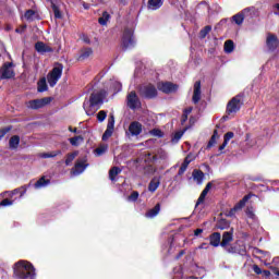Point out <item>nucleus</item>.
<instances>
[{
	"mask_svg": "<svg viewBox=\"0 0 279 279\" xmlns=\"http://www.w3.org/2000/svg\"><path fill=\"white\" fill-rule=\"evenodd\" d=\"M106 95H108V92H106L105 89L95 90L90 94L89 98H86L84 100L83 108L87 117H93L96 110L101 108L104 99H106Z\"/></svg>",
	"mask_w": 279,
	"mask_h": 279,
	"instance_id": "f257e3e1",
	"label": "nucleus"
},
{
	"mask_svg": "<svg viewBox=\"0 0 279 279\" xmlns=\"http://www.w3.org/2000/svg\"><path fill=\"white\" fill-rule=\"evenodd\" d=\"M14 279H36V267L32 262L20 259L13 265Z\"/></svg>",
	"mask_w": 279,
	"mask_h": 279,
	"instance_id": "f03ea898",
	"label": "nucleus"
},
{
	"mask_svg": "<svg viewBox=\"0 0 279 279\" xmlns=\"http://www.w3.org/2000/svg\"><path fill=\"white\" fill-rule=\"evenodd\" d=\"M62 71H64V65H62V63H57L52 71L48 73L47 80L51 88H53L62 77Z\"/></svg>",
	"mask_w": 279,
	"mask_h": 279,
	"instance_id": "7ed1b4c3",
	"label": "nucleus"
},
{
	"mask_svg": "<svg viewBox=\"0 0 279 279\" xmlns=\"http://www.w3.org/2000/svg\"><path fill=\"white\" fill-rule=\"evenodd\" d=\"M136 46V39L134 38V29L125 28L122 34V47L124 50L134 49Z\"/></svg>",
	"mask_w": 279,
	"mask_h": 279,
	"instance_id": "20e7f679",
	"label": "nucleus"
},
{
	"mask_svg": "<svg viewBox=\"0 0 279 279\" xmlns=\"http://www.w3.org/2000/svg\"><path fill=\"white\" fill-rule=\"evenodd\" d=\"M140 95L144 97V99H154L158 96V89H156V86L151 84L142 85L140 88Z\"/></svg>",
	"mask_w": 279,
	"mask_h": 279,
	"instance_id": "39448f33",
	"label": "nucleus"
},
{
	"mask_svg": "<svg viewBox=\"0 0 279 279\" xmlns=\"http://www.w3.org/2000/svg\"><path fill=\"white\" fill-rule=\"evenodd\" d=\"M241 106H243V98H241V96L233 97L227 105V113L234 114L239 112Z\"/></svg>",
	"mask_w": 279,
	"mask_h": 279,
	"instance_id": "423d86ee",
	"label": "nucleus"
},
{
	"mask_svg": "<svg viewBox=\"0 0 279 279\" xmlns=\"http://www.w3.org/2000/svg\"><path fill=\"white\" fill-rule=\"evenodd\" d=\"M51 104V98L50 97H45L41 99H34L29 100L26 106L31 110H40V108H45V106H49Z\"/></svg>",
	"mask_w": 279,
	"mask_h": 279,
	"instance_id": "0eeeda50",
	"label": "nucleus"
},
{
	"mask_svg": "<svg viewBox=\"0 0 279 279\" xmlns=\"http://www.w3.org/2000/svg\"><path fill=\"white\" fill-rule=\"evenodd\" d=\"M126 106L131 110H136V109L141 108V99H138V96L136 95V92H131L126 96Z\"/></svg>",
	"mask_w": 279,
	"mask_h": 279,
	"instance_id": "6e6552de",
	"label": "nucleus"
},
{
	"mask_svg": "<svg viewBox=\"0 0 279 279\" xmlns=\"http://www.w3.org/2000/svg\"><path fill=\"white\" fill-rule=\"evenodd\" d=\"M12 62H7L2 65L0 70L1 80H12V77H14V70L12 69Z\"/></svg>",
	"mask_w": 279,
	"mask_h": 279,
	"instance_id": "1a4fd4ad",
	"label": "nucleus"
},
{
	"mask_svg": "<svg viewBox=\"0 0 279 279\" xmlns=\"http://www.w3.org/2000/svg\"><path fill=\"white\" fill-rule=\"evenodd\" d=\"M250 197H251L250 195H245L239 203L234 205L233 208L229 210V213L227 214V217H234L236 213H239V210H243V208L245 207V204L250 202Z\"/></svg>",
	"mask_w": 279,
	"mask_h": 279,
	"instance_id": "9d476101",
	"label": "nucleus"
},
{
	"mask_svg": "<svg viewBox=\"0 0 279 279\" xmlns=\"http://www.w3.org/2000/svg\"><path fill=\"white\" fill-rule=\"evenodd\" d=\"M250 197H251L250 195H245L239 203L234 205L233 208L229 210V213L227 214V217H234L236 213H239V210H243V208L245 207V204L250 202Z\"/></svg>",
	"mask_w": 279,
	"mask_h": 279,
	"instance_id": "9b49d317",
	"label": "nucleus"
},
{
	"mask_svg": "<svg viewBox=\"0 0 279 279\" xmlns=\"http://www.w3.org/2000/svg\"><path fill=\"white\" fill-rule=\"evenodd\" d=\"M143 132V124L138 121H133L129 125L130 136H141Z\"/></svg>",
	"mask_w": 279,
	"mask_h": 279,
	"instance_id": "f8f14e48",
	"label": "nucleus"
},
{
	"mask_svg": "<svg viewBox=\"0 0 279 279\" xmlns=\"http://www.w3.org/2000/svg\"><path fill=\"white\" fill-rule=\"evenodd\" d=\"M279 40L274 34H268L266 37V47L269 51H276L278 49Z\"/></svg>",
	"mask_w": 279,
	"mask_h": 279,
	"instance_id": "ddd939ff",
	"label": "nucleus"
},
{
	"mask_svg": "<svg viewBox=\"0 0 279 279\" xmlns=\"http://www.w3.org/2000/svg\"><path fill=\"white\" fill-rule=\"evenodd\" d=\"M88 167V163H85L84 160H78L75 162L74 168L71 170L72 175H82L84 171H86V168Z\"/></svg>",
	"mask_w": 279,
	"mask_h": 279,
	"instance_id": "4468645a",
	"label": "nucleus"
},
{
	"mask_svg": "<svg viewBox=\"0 0 279 279\" xmlns=\"http://www.w3.org/2000/svg\"><path fill=\"white\" fill-rule=\"evenodd\" d=\"M232 241H234V230H230V231H225L222 233V240L220 243V247H226L227 245H230V243H232Z\"/></svg>",
	"mask_w": 279,
	"mask_h": 279,
	"instance_id": "2eb2a0df",
	"label": "nucleus"
},
{
	"mask_svg": "<svg viewBox=\"0 0 279 279\" xmlns=\"http://www.w3.org/2000/svg\"><path fill=\"white\" fill-rule=\"evenodd\" d=\"M201 99H202V83L199 81H197L194 84L192 101H193V104H199Z\"/></svg>",
	"mask_w": 279,
	"mask_h": 279,
	"instance_id": "dca6fc26",
	"label": "nucleus"
},
{
	"mask_svg": "<svg viewBox=\"0 0 279 279\" xmlns=\"http://www.w3.org/2000/svg\"><path fill=\"white\" fill-rule=\"evenodd\" d=\"M159 90H161V93H166V94L175 93L178 90V84H173V83H169V82L161 83L159 85Z\"/></svg>",
	"mask_w": 279,
	"mask_h": 279,
	"instance_id": "f3484780",
	"label": "nucleus"
},
{
	"mask_svg": "<svg viewBox=\"0 0 279 279\" xmlns=\"http://www.w3.org/2000/svg\"><path fill=\"white\" fill-rule=\"evenodd\" d=\"M165 4V0H148L147 10L150 12H156V10H160Z\"/></svg>",
	"mask_w": 279,
	"mask_h": 279,
	"instance_id": "a211bd4d",
	"label": "nucleus"
},
{
	"mask_svg": "<svg viewBox=\"0 0 279 279\" xmlns=\"http://www.w3.org/2000/svg\"><path fill=\"white\" fill-rule=\"evenodd\" d=\"M35 49L38 53H52L53 48L49 47L43 41H37L35 44Z\"/></svg>",
	"mask_w": 279,
	"mask_h": 279,
	"instance_id": "6ab92c4d",
	"label": "nucleus"
},
{
	"mask_svg": "<svg viewBox=\"0 0 279 279\" xmlns=\"http://www.w3.org/2000/svg\"><path fill=\"white\" fill-rule=\"evenodd\" d=\"M209 245H211V247H219V245H221V233L214 232L213 234H210Z\"/></svg>",
	"mask_w": 279,
	"mask_h": 279,
	"instance_id": "aec40b11",
	"label": "nucleus"
},
{
	"mask_svg": "<svg viewBox=\"0 0 279 279\" xmlns=\"http://www.w3.org/2000/svg\"><path fill=\"white\" fill-rule=\"evenodd\" d=\"M241 12H242V16H244V19H254V16H256V8H254V7H248L244 10H242Z\"/></svg>",
	"mask_w": 279,
	"mask_h": 279,
	"instance_id": "412c9836",
	"label": "nucleus"
},
{
	"mask_svg": "<svg viewBox=\"0 0 279 279\" xmlns=\"http://www.w3.org/2000/svg\"><path fill=\"white\" fill-rule=\"evenodd\" d=\"M159 213H160V204H157L154 208L149 209L145 214V217L146 219H154V217H158Z\"/></svg>",
	"mask_w": 279,
	"mask_h": 279,
	"instance_id": "4be33fe9",
	"label": "nucleus"
},
{
	"mask_svg": "<svg viewBox=\"0 0 279 279\" xmlns=\"http://www.w3.org/2000/svg\"><path fill=\"white\" fill-rule=\"evenodd\" d=\"M192 177H193L194 182H196L197 184H203L204 172L202 170H194L192 172Z\"/></svg>",
	"mask_w": 279,
	"mask_h": 279,
	"instance_id": "5701e85b",
	"label": "nucleus"
},
{
	"mask_svg": "<svg viewBox=\"0 0 279 279\" xmlns=\"http://www.w3.org/2000/svg\"><path fill=\"white\" fill-rule=\"evenodd\" d=\"M51 184V181L49 179H45V177H41L35 184V189H45L46 186H49Z\"/></svg>",
	"mask_w": 279,
	"mask_h": 279,
	"instance_id": "b1692460",
	"label": "nucleus"
},
{
	"mask_svg": "<svg viewBox=\"0 0 279 279\" xmlns=\"http://www.w3.org/2000/svg\"><path fill=\"white\" fill-rule=\"evenodd\" d=\"M158 186H160V179L154 178L148 184V191L150 193H156V191H158Z\"/></svg>",
	"mask_w": 279,
	"mask_h": 279,
	"instance_id": "393cba45",
	"label": "nucleus"
},
{
	"mask_svg": "<svg viewBox=\"0 0 279 279\" xmlns=\"http://www.w3.org/2000/svg\"><path fill=\"white\" fill-rule=\"evenodd\" d=\"M121 168L119 167H113L109 170V180H111V182H117V175H119V173H121Z\"/></svg>",
	"mask_w": 279,
	"mask_h": 279,
	"instance_id": "a878e982",
	"label": "nucleus"
},
{
	"mask_svg": "<svg viewBox=\"0 0 279 279\" xmlns=\"http://www.w3.org/2000/svg\"><path fill=\"white\" fill-rule=\"evenodd\" d=\"M50 5L53 11L54 19H62V13L60 12V8L58 7L56 0H50Z\"/></svg>",
	"mask_w": 279,
	"mask_h": 279,
	"instance_id": "bb28decb",
	"label": "nucleus"
},
{
	"mask_svg": "<svg viewBox=\"0 0 279 279\" xmlns=\"http://www.w3.org/2000/svg\"><path fill=\"white\" fill-rule=\"evenodd\" d=\"M109 90H111V93H113L114 95H117V93H121V90H122L121 83L118 81H111V86H110Z\"/></svg>",
	"mask_w": 279,
	"mask_h": 279,
	"instance_id": "cd10ccee",
	"label": "nucleus"
},
{
	"mask_svg": "<svg viewBox=\"0 0 279 279\" xmlns=\"http://www.w3.org/2000/svg\"><path fill=\"white\" fill-rule=\"evenodd\" d=\"M197 10L198 12H201V14H206V12H210V5L208 4V2L202 1L201 3H198Z\"/></svg>",
	"mask_w": 279,
	"mask_h": 279,
	"instance_id": "c85d7f7f",
	"label": "nucleus"
},
{
	"mask_svg": "<svg viewBox=\"0 0 279 279\" xmlns=\"http://www.w3.org/2000/svg\"><path fill=\"white\" fill-rule=\"evenodd\" d=\"M19 143H21V137H19V135H14L9 141V147L11 149H16L19 147Z\"/></svg>",
	"mask_w": 279,
	"mask_h": 279,
	"instance_id": "c756f323",
	"label": "nucleus"
},
{
	"mask_svg": "<svg viewBox=\"0 0 279 279\" xmlns=\"http://www.w3.org/2000/svg\"><path fill=\"white\" fill-rule=\"evenodd\" d=\"M109 21H110V13H108V11H104L102 15L98 19L99 25H108Z\"/></svg>",
	"mask_w": 279,
	"mask_h": 279,
	"instance_id": "7c9ffc66",
	"label": "nucleus"
},
{
	"mask_svg": "<svg viewBox=\"0 0 279 279\" xmlns=\"http://www.w3.org/2000/svg\"><path fill=\"white\" fill-rule=\"evenodd\" d=\"M210 32H213V26L210 25L205 26L203 29H201L198 34V38H201V40H204V38H206V36L210 34Z\"/></svg>",
	"mask_w": 279,
	"mask_h": 279,
	"instance_id": "2f4dec72",
	"label": "nucleus"
},
{
	"mask_svg": "<svg viewBox=\"0 0 279 279\" xmlns=\"http://www.w3.org/2000/svg\"><path fill=\"white\" fill-rule=\"evenodd\" d=\"M222 248L227 254H238L239 252V247L234 244H227L226 246H222Z\"/></svg>",
	"mask_w": 279,
	"mask_h": 279,
	"instance_id": "473e14b6",
	"label": "nucleus"
},
{
	"mask_svg": "<svg viewBox=\"0 0 279 279\" xmlns=\"http://www.w3.org/2000/svg\"><path fill=\"white\" fill-rule=\"evenodd\" d=\"M48 86H47V78L43 77L39 82H38V93H45L48 90Z\"/></svg>",
	"mask_w": 279,
	"mask_h": 279,
	"instance_id": "72a5a7b5",
	"label": "nucleus"
},
{
	"mask_svg": "<svg viewBox=\"0 0 279 279\" xmlns=\"http://www.w3.org/2000/svg\"><path fill=\"white\" fill-rule=\"evenodd\" d=\"M217 138H219V133L217 132V130H215L211 138L207 144V149H210V147H214L217 144Z\"/></svg>",
	"mask_w": 279,
	"mask_h": 279,
	"instance_id": "f704fd0d",
	"label": "nucleus"
},
{
	"mask_svg": "<svg viewBox=\"0 0 279 279\" xmlns=\"http://www.w3.org/2000/svg\"><path fill=\"white\" fill-rule=\"evenodd\" d=\"M75 158H77V151L68 154L66 159H65V167H71V165H73V160H75Z\"/></svg>",
	"mask_w": 279,
	"mask_h": 279,
	"instance_id": "c9c22d12",
	"label": "nucleus"
},
{
	"mask_svg": "<svg viewBox=\"0 0 279 279\" xmlns=\"http://www.w3.org/2000/svg\"><path fill=\"white\" fill-rule=\"evenodd\" d=\"M93 56V49L92 48H85L82 50L80 60H86Z\"/></svg>",
	"mask_w": 279,
	"mask_h": 279,
	"instance_id": "e433bc0d",
	"label": "nucleus"
},
{
	"mask_svg": "<svg viewBox=\"0 0 279 279\" xmlns=\"http://www.w3.org/2000/svg\"><path fill=\"white\" fill-rule=\"evenodd\" d=\"M232 21L235 23V25H243V21H245V17L243 16V13L240 12L232 16Z\"/></svg>",
	"mask_w": 279,
	"mask_h": 279,
	"instance_id": "4c0bfd02",
	"label": "nucleus"
},
{
	"mask_svg": "<svg viewBox=\"0 0 279 279\" xmlns=\"http://www.w3.org/2000/svg\"><path fill=\"white\" fill-rule=\"evenodd\" d=\"M234 51V41L227 40L225 43V53H232Z\"/></svg>",
	"mask_w": 279,
	"mask_h": 279,
	"instance_id": "58836bf2",
	"label": "nucleus"
},
{
	"mask_svg": "<svg viewBox=\"0 0 279 279\" xmlns=\"http://www.w3.org/2000/svg\"><path fill=\"white\" fill-rule=\"evenodd\" d=\"M174 274L177 275L175 278H182V279H197V277H184L182 272V267L174 268Z\"/></svg>",
	"mask_w": 279,
	"mask_h": 279,
	"instance_id": "ea45409f",
	"label": "nucleus"
},
{
	"mask_svg": "<svg viewBox=\"0 0 279 279\" xmlns=\"http://www.w3.org/2000/svg\"><path fill=\"white\" fill-rule=\"evenodd\" d=\"M216 228L218 230H227V228H230V222L228 220H220L217 222Z\"/></svg>",
	"mask_w": 279,
	"mask_h": 279,
	"instance_id": "a19ab883",
	"label": "nucleus"
},
{
	"mask_svg": "<svg viewBox=\"0 0 279 279\" xmlns=\"http://www.w3.org/2000/svg\"><path fill=\"white\" fill-rule=\"evenodd\" d=\"M179 235H174L172 238H169L168 243L170 245L168 250V254H172L173 246L178 243Z\"/></svg>",
	"mask_w": 279,
	"mask_h": 279,
	"instance_id": "79ce46f5",
	"label": "nucleus"
},
{
	"mask_svg": "<svg viewBox=\"0 0 279 279\" xmlns=\"http://www.w3.org/2000/svg\"><path fill=\"white\" fill-rule=\"evenodd\" d=\"M108 151V145H101L95 149V156H104Z\"/></svg>",
	"mask_w": 279,
	"mask_h": 279,
	"instance_id": "37998d69",
	"label": "nucleus"
},
{
	"mask_svg": "<svg viewBox=\"0 0 279 279\" xmlns=\"http://www.w3.org/2000/svg\"><path fill=\"white\" fill-rule=\"evenodd\" d=\"M62 154L61 150L52 151V153H43L40 158H56V156H60Z\"/></svg>",
	"mask_w": 279,
	"mask_h": 279,
	"instance_id": "c03bdc74",
	"label": "nucleus"
},
{
	"mask_svg": "<svg viewBox=\"0 0 279 279\" xmlns=\"http://www.w3.org/2000/svg\"><path fill=\"white\" fill-rule=\"evenodd\" d=\"M182 136H184V131H179L175 132L172 137H171V142L172 143H180V138H182Z\"/></svg>",
	"mask_w": 279,
	"mask_h": 279,
	"instance_id": "a18cd8bd",
	"label": "nucleus"
},
{
	"mask_svg": "<svg viewBox=\"0 0 279 279\" xmlns=\"http://www.w3.org/2000/svg\"><path fill=\"white\" fill-rule=\"evenodd\" d=\"M34 16H36V12L34 10H27L25 13H24V19L26 21H34Z\"/></svg>",
	"mask_w": 279,
	"mask_h": 279,
	"instance_id": "49530a36",
	"label": "nucleus"
},
{
	"mask_svg": "<svg viewBox=\"0 0 279 279\" xmlns=\"http://www.w3.org/2000/svg\"><path fill=\"white\" fill-rule=\"evenodd\" d=\"M107 130L114 131V114L113 113H110V116L108 118Z\"/></svg>",
	"mask_w": 279,
	"mask_h": 279,
	"instance_id": "de8ad7c7",
	"label": "nucleus"
},
{
	"mask_svg": "<svg viewBox=\"0 0 279 279\" xmlns=\"http://www.w3.org/2000/svg\"><path fill=\"white\" fill-rule=\"evenodd\" d=\"M106 117H108V112H106V110H100L97 113V120L99 121V123H104L106 121Z\"/></svg>",
	"mask_w": 279,
	"mask_h": 279,
	"instance_id": "09e8293b",
	"label": "nucleus"
},
{
	"mask_svg": "<svg viewBox=\"0 0 279 279\" xmlns=\"http://www.w3.org/2000/svg\"><path fill=\"white\" fill-rule=\"evenodd\" d=\"M193 160H195V155L193 154H189L184 161L182 162V165H184L185 167H189V165H191V162H193Z\"/></svg>",
	"mask_w": 279,
	"mask_h": 279,
	"instance_id": "8fccbe9b",
	"label": "nucleus"
},
{
	"mask_svg": "<svg viewBox=\"0 0 279 279\" xmlns=\"http://www.w3.org/2000/svg\"><path fill=\"white\" fill-rule=\"evenodd\" d=\"M69 141L73 147H77L80 145V141H83V138H82V136H74V137L70 138Z\"/></svg>",
	"mask_w": 279,
	"mask_h": 279,
	"instance_id": "3c124183",
	"label": "nucleus"
},
{
	"mask_svg": "<svg viewBox=\"0 0 279 279\" xmlns=\"http://www.w3.org/2000/svg\"><path fill=\"white\" fill-rule=\"evenodd\" d=\"M246 217H248V219H256V214H254V207L248 206L246 208Z\"/></svg>",
	"mask_w": 279,
	"mask_h": 279,
	"instance_id": "603ef678",
	"label": "nucleus"
},
{
	"mask_svg": "<svg viewBox=\"0 0 279 279\" xmlns=\"http://www.w3.org/2000/svg\"><path fill=\"white\" fill-rule=\"evenodd\" d=\"M150 135L156 136L157 138H162V136H165V133H162L160 129H153L150 131Z\"/></svg>",
	"mask_w": 279,
	"mask_h": 279,
	"instance_id": "864d4df0",
	"label": "nucleus"
},
{
	"mask_svg": "<svg viewBox=\"0 0 279 279\" xmlns=\"http://www.w3.org/2000/svg\"><path fill=\"white\" fill-rule=\"evenodd\" d=\"M258 254H263V256H269V252L263 251L258 247L253 248V256H258Z\"/></svg>",
	"mask_w": 279,
	"mask_h": 279,
	"instance_id": "5fc2aeb1",
	"label": "nucleus"
},
{
	"mask_svg": "<svg viewBox=\"0 0 279 279\" xmlns=\"http://www.w3.org/2000/svg\"><path fill=\"white\" fill-rule=\"evenodd\" d=\"M112 134H114V131L106 129L105 133L102 134V141H108Z\"/></svg>",
	"mask_w": 279,
	"mask_h": 279,
	"instance_id": "6e6d98bb",
	"label": "nucleus"
},
{
	"mask_svg": "<svg viewBox=\"0 0 279 279\" xmlns=\"http://www.w3.org/2000/svg\"><path fill=\"white\" fill-rule=\"evenodd\" d=\"M232 138H234V133L233 132H227L225 134V142L230 143V141H232Z\"/></svg>",
	"mask_w": 279,
	"mask_h": 279,
	"instance_id": "4d7b16f0",
	"label": "nucleus"
},
{
	"mask_svg": "<svg viewBox=\"0 0 279 279\" xmlns=\"http://www.w3.org/2000/svg\"><path fill=\"white\" fill-rule=\"evenodd\" d=\"M13 204H14V201H10L8 198H4V199L1 201L0 206L5 207V206H12Z\"/></svg>",
	"mask_w": 279,
	"mask_h": 279,
	"instance_id": "13d9d810",
	"label": "nucleus"
},
{
	"mask_svg": "<svg viewBox=\"0 0 279 279\" xmlns=\"http://www.w3.org/2000/svg\"><path fill=\"white\" fill-rule=\"evenodd\" d=\"M10 130H12L10 126L0 130V141L5 136V134H8V132H10Z\"/></svg>",
	"mask_w": 279,
	"mask_h": 279,
	"instance_id": "bf43d9fd",
	"label": "nucleus"
},
{
	"mask_svg": "<svg viewBox=\"0 0 279 279\" xmlns=\"http://www.w3.org/2000/svg\"><path fill=\"white\" fill-rule=\"evenodd\" d=\"M138 199V192L134 191L132 194L129 196V202H136Z\"/></svg>",
	"mask_w": 279,
	"mask_h": 279,
	"instance_id": "052dcab7",
	"label": "nucleus"
},
{
	"mask_svg": "<svg viewBox=\"0 0 279 279\" xmlns=\"http://www.w3.org/2000/svg\"><path fill=\"white\" fill-rule=\"evenodd\" d=\"M186 169H189V166H185L184 163H182L178 171V175H184V173L186 172Z\"/></svg>",
	"mask_w": 279,
	"mask_h": 279,
	"instance_id": "680f3d73",
	"label": "nucleus"
},
{
	"mask_svg": "<svg viewBox=\"0 0 279 279\" xmlns=\"http://www.w3.org/2000/svg\"><path fill=\"white\" fill-rule=\"evenodd\" d=\"M272 12L276 16H279V2L272 5Z\"/></svg>",
	"mask_w": 279,
	"mask_h": 279,
	"instance_id": "e2e57ef3",
	"label": "nucleus"
},
{
	"mask_svg": "<svg viewBox=\"0 0 279 279\" xmlns=\"http://www.w3.org/2000/svg\"><path fill=\"white\" fill-rule=\"evenodd\" d=\"M177 5L184 10L186 8V0H177Z\"/></svg>",
	"mask_w": 279,
	"mask_h": 279,
	"instance_id": "0e129e2a",
	"label": "nucleus"
},
{
	"mask_svg": "<svg viewBox=\"0 0 279 279\" xmlns=\"http://www.w3.org/2000/svg\"><path fill=\"white\" fill-rule=\"evenodd\" d=\"M253 271L257 274V276H260V274H263V269H260L258 265L253 266Z\"/></svg>",
	"mask_w": 279,
	"mask_h": 279,
	"instance_id": "69168bd1",
	"label": "nucleus"
},
{
	"mask_svg": "<svg viewBox=\"0 0 279 279\" xmlns=\"http://www.w3.org/2000/svg\"><path fill=\"white\" fill-rule=\"evenodd\" d=\"M27 193V185H23L20 187V197H23Z\"/></svg>",
	"mask_w": 279,
	"mask_h": 279,
	"instance_id": "338daca9",
	"label": "nucleus"
},
{
	"mask_svg": "<svg viewBox=\"0 0 279 279\" xmlns=\"http://www.w3.org/2000/svg\"><path fill=\"white\" fill-rule=\"evenodd\" d=\"M271 186H272L274 191H279V181H272Z\"/></svg>",
	"mask_w": 279,
	"mask_h": 279,
	"instance_id": "774afa93",
	"label": "nucleus"
}]
</instances>
